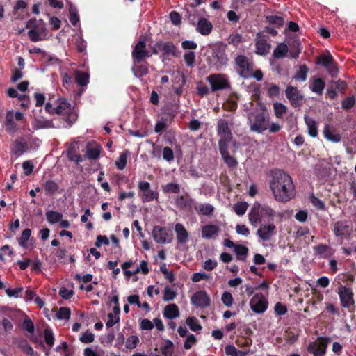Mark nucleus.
I'll return each instance as SVG.
<instances>
[{"instance_id": "nucleus-37", "label": "nucleus", "mask_w": 356, "mask_h": 356, "mask_svg": "<svg viewBox=\"0 0 356 356\" xmlns=\"http://www.w3.org/2000/svg\"><path fill=\"white\" fill-rule=\"evenodd\" d=\"M248 216L250 223L254 226H256L259 222H261V214L259 212V209L255 206L252 207L248 214Z\"/></svg>"}, {"instance_id": "nucleus-23", "label": "nucleus", "mask_w": 356, "mask_h": 356, "mask_svg": "<svg viewBox=\"0 0 356 356\" xmlns=\"http://www.w3.org/2000/svg\"><path fill=\"white\" fill-rule=\"evenodd\" d=\"M323 134L327 140L332 143H339L341 140V134L335 129L332 130L328 124H325Z\"/></svg>"}, {"instance_id": "nucleus-63", "label": "nucleus", "mask_w": 356, "mask_h": 356, "mask_svg": "<svg viewBox=\"0 0 356 356\" xmlns=\"http://www.w3.org/2000/svg\"><path fill=\"white\" fill-rule=\"evenodd\" d=\"M22 291V287H17L15 289L8 288L6 289V293L8 297H14L15 298L21 297Z\"/></svg>"}, {"instance_id": "nucleus-50", "label": "nucleus", "mask_w": 356, "mask_h": 356, "mask_svg": "<svg viewBox=\"0 0 356 356\" xmlns=\"http://www.w3.org/2000/svg\"><path fill=\"white\" fill-rule=\"evenodd\" d=\"M195 53L194 51H188L184 54V60L187 67H193L195 64Z\"/></svg>"}, {"instance_id": "nucleus-57", "label": "nucleus", "mask_w": 356, "mask_h": 356, "mask_svg": "<svg viewBox=\"0 0 356 356\" xmlns=\"http://www.w3.org/2000/svg\"><path fill=\"white\" fill-rule=\"evenodd\" d=\"M310 202L317 209L321 211L326 210L325 204L321 200L315 197L313 194L310 197Z\"/></svg>"}, {"instance_id": "nucleus-1", "label": "nucleus", "mask_w": 356, "mask_h": 356, "mask_svg": "<svg viewBox=\"0 0 356 356\" xmlns=\"http://www.w3.org/2000/svg\"><path fill=\"white\" fill-rule=\"evenodd\" d=\"M270 188L275 200L286 202L295 196V186L291 177L283 170L276 169L271 172Z\"/></svg>"}, {"instance_id": "nucleus-40", "label": "nucleus", "mask_w": 356, "mask_h": 356, "mask_svg": "<svg viewBox=\"0 0 356 356\" xmlns=\"http://www.w3.org/2000/svg\"><path fill=\"white\" fill-rule=\"evenodd\" d=\"M186 324L189 327L190 330L193 332H198L202 329L199 321L194 316L188 317L186 319Z\"/></svg>"}, {"instance_id": "nucleus-59", "label": "nucleus", "mask_w": 356, "mask_h": 356, "mask_svg": "<svg viewBox=\"0 0 356 356\" xmlns=\"http://www.w3.org/2000/svg\"><path fill=\"white\" fill-rule=\"evenodd\" d=\"M176 292L167 286L163 290V300L165 302L172 300L176 297Z\"/></svg>"}, {"instance_id": "nucleus-9", "label": "nucleus", "mask_w": 356, "mask_h": 356, "mask_svg": "<svg viewBox=\"0 0 356 356\" xmlns=\"http://www.w3.org/2000/svg\"><path fill=\"white\" fill-rule=\"evenodd\" d=\"M145 38H140L134 47L131 55L134 64L142 63L146 58L152 56L146 49Z\"/></svg>"}, {"instance_id": "nucleus-47", "label": "nucleus", "mask_w": 356, "mask_h": 356, "mask_svg": "<svg viewBox=\"0 0 356 356\" xmlns=\"http://www.w3.org/2000/svg\"><path fill=\"white\" fill-rule=\"evenodd\" d=\"M274 113L277 118H282L283 115L287 111V107L280 102H275L273 104Z\"/></svg>"}, {"instance_id": "nucleus-43", "label": "nucleus", "mask_w": 356, "mask_h": 356, "mask_svg": "<svg viewBox=\"0 0 356 356\" xmlns=\"http://www.w3.org/2000/svg\"><path fill=\"white\" fill-rule=\"evenodd\" d=\"M309 68L306 65H302L299 67L298 70L296 72L293 79L297 81H305L307 79Z\"/></svg>"}, {"instance_id": "nucleus-13", "label": "nucleus", "mask_w": 356, "mask_h": 356, "mask_svg": "<svg viewBox=\"0 0 356 356\" xmlns=\"http://www.w3.org/2000/svg\"><path fill=\"white\" fill-rule=\"evenodd\" d=\"M227 45L220 44L213 49L212 56L216 59L218 67L227 66L229 62V57L226 51Z\"/></svg>"}, {"instance_id": "nucleus-46", "label": "nucleus", "mask_w": 356, "mask_h": 356, "mask_svg": "<svg viewBox=\"0 0 356 356\" xmlns=\"http://www.w3.org/2000/svg\"><path fill=\"white\" fill-rule=\"evenodd\" d=\"M47 35L46 32L38 31L35 30H29L28 31V36L31 42H36L42 40L44 37Z\"/></svg>"}, {"instance_id": "nucleus-10", "label": "nucleus", "mask_w": 356, "mask_h": 356, "mask_svg": "<svg viewBox=\"0 0 356 356\" xmlns=\"http://www.w3.org/2000/svg\"><path fill=\"white\" fill-rule=\"evenodd\" d=\"M330 340L329 337H318L317 341L312 342L309 344L307 350L314 356H324Z\"/></svg>"}, {"instance_id": "nucleus-54", "label": "nucleus", "mask_w": 356, "mask_h": 356, "mask_svg": "<svg viewBox=\"0 0 356 356\" xmlns=\"http://www.w3.org/2000/svg\"><path fill=\"white\" fill-rule=\"evenodd\" d=\"M248 204L245 202H240L234 204V210L238 216H243L245 213Z\"/></svg>"}, {"instance_id": "nucleus-25", "label": "nucleus", "mask_w": 356, "mask_h": 356, "mask_svg": "<svg viewBox=\"0 0 356 356\" xmlns=\"http://www.w3.org/2000/svg\"><path fill=\"white\" fill-rule=\"evenodd\" d=\"M180 312L178 306L175 304H170L165 307L163 315L167 319H174L179 316Z\"/></svg>"}, {"instance_id": "nucleus-32", "label": "nucleus", "mask_w": 356, "mask_h": 356, "mask_svg": "<svg viewBox=\"0 0 356 356\" xmlns=\"http://www.w3.org/2000/svg\"><path fill=\"white\" fill-rule=\"evenodd\" d=\"M26 28L30 30L47 32L45 23L42 19L37 20L35 18H31L27 22Z\"/></svg>"}, {"instance_id": "nucleus-53", "label": "nucleus", "mask_w": 356, "mask_h": 356, "mask_svg": "<svg viewBox=\"0 0 356 356\" xmlns=\"http://www.w3.org/2000/svg\"><path fill=\"white\" fill-rule=\"evenodd\" d=\"M259 212L261 216L273 218L275 216V211L267 205L259 206Z\"/></svg>"}, {"instance_id": "nucleus-2", "label": "nucleus", "mask_w": 356, "mask_h": 356, "mask_svg": "<svg viewBox=\"0 0 356 356\" xmlns=\"http://www.w3.org/2000/svg\"><path fill=\"white\" fill-rule=\"evenodd\" d=\"M248 124L250 130L257 134H263L268 130L270 116L267 108L262 102H258L254 111L248 113Z\"/></svg>"}, {"instance_id": "nucleus-16", "label": "nucleus", "mask_w": 356, "mask_h": 356, "mask_svg": "<svg viewBox=\"0 0 356 356\" xmlns=\"http://www.w3.org/2000/svg\"><path fill=\"white\" fill-rule=\"evenodd\" d=\"M277 234L276 226L273 223L261 225L257 231V236L263 241H269Z\"/></svg>"}, {"instance_id": "nucleus-38", "label": "nucleus", "mask_w": 356, "mask_h": 356, "mask_svg": "<svg viewBox=\"0 0 356 356\" xmlns=\"http://www.w3.org/2000/svg\"><path fill=\"white\" fill-rule=\"evenodd\" d=\"M199 15V13L197 10L195 8H193V10H190L188 8L185 9V18L188 20V22L193 26H195V24L197 22V16Z\"/></svg>"}, {"instance_id": "nucleus-5", "label": "nucleus", "mask_w": 356, "mask_h": 356, "mask_svg": "<svg viewBox=\"0 0 356 356\" xmlns=\"http://www.w3.org/2000/svg\"><path fill=\"white\" fill-rule=\"evenodd\" d=\"M206 80L209 83L211 90L213 92L231 88V83L225 74H211L206 78Z\"/></svg>"}, {"instance_id": "nucleus-22", "label": "nucleus", "mask_w": 356, "mask_h": 356, "mask_svg": "<svg viewBox=\"0 0 356 356\" xmlns=\"http://www.w3.org/2000/svg\"><path fill=\"white\" fill-rule=\"evenodd\" d=\"M175 232L178 243L185 244L188 241L189 234L182 224L177 223L175 226Z\"/></svg>"}, {"instance_id": "nucleus-18", "label": "nucleus", "mask_w": 356, "mask_h": 356, "mask_svg": "<svg viewBox=\"0 0 356 356\" xmlns=\"http://www.w3.org/2000/svg\"><path fill=\"white\" fill-rule=\"evenodd\" d=\"M175 204L179 209H187L191 211L195 205V200L188 194L185 195H177L175 199Z\"/></svg>"}, {"instance_id": "nucleus-6", "label": "nucleus", "mask_w": 356, "mask_h": 356, "mask_svg": "<svg viewBox=\"0 0 356 356\" xmlns=\"http://www.w3.org/2000/svg\"><path fill=\"white\" fill-rule=\"evenodd\" d=\"M217 134L220 137L218 148L229 147V143L233 138V135L228 122L224 119H220L217 123Z\"/></svg>"}, {"instance_id": "nucleus-61", "label": "nucleus", "mask_w": 356, "mask_h": 356, "mask_svg": "<svg viewBox=\"0 0 356 356\" xmlns=\"http://www.w3.org/2000/svg\"><path fill=\"white\" fill-rule=\"evenodd\" d=\"M329 250V246L325 244H319L314 248V253L322 257H326V253Z\"/></svg>"}, {"instance_id": "nucleus-7", "label": "nucleus", "mask_w": 356, "mask_h": 356, "mask_svg": "<svg viewBox=\"0 0 356 356\" xmlns=\"http://www.w3.org/2000/svg\"><path fill=\"white\" fill-rule=\"evenodd\" d=\"M54 112L62 115L68 127H71L76 120V115L72 112L71 104L66 99H60L59 104L53 108Z\"/></svg>"}, {"instance_id": "nucleus-36", "label": "nucleus", "mask_w": 356, "mask_h": 356, "mask_svg": "<svg viewBox=\"0 0 356 356\" xmlns=\"http://www.w3.org/2000/svg\"><path fill=\"white\" fill-rule=\"evenodd\" d=\"M266 22L274 26L275 28L280 29L283 26L285 23L284 17L277 15H267L266 16Z\"/></svg>"}, {"instance_id": "nucleus-56", "label": "nucleus", "mask_w": 356, "mask_h": 356, "mask_svg": "<svg viewBox=\"0 0 356 356\" xmlns=\"http://www.w3.org/2000/svg\"><path fill=\"white\" fill-rule=\"evenodd\" d=\"M71 311L70 309L66 307H61L59 308L56 316L58 319L68 320L70 318Z\"/></svg>"}, {"instance_id": "nucleus-19", "label": "nucleus", "mask_w": 356, "mask_h": 356, "mask_svg": "<svg viewBox=\"0 0 356 356\" xmlns=\"http://www.w3.org/2000/svg\"><path fill=\"white\" fill-rule=\"evenodd\" d=\"M333 232L337 237L348 238L351 229L346 222L339 220L334 224Z\"/></svg>"}, {"instance_id": "nucleus-48", "label": "nucleus", "mask_w": 356, "mask_h": 356, "mask_svg": "<svg viewBox=\"0 0 356 356\" xmlns=\"http://www.w3.org/2000/svg\"><path fill=\"white\" fill-rule=\"evenodd\" d=\"M129 154L128 150H125L122 152L118 158V159L115 161V165L118 169L123 170L127 165V156Z\"/></svg>"}, {"instance_id": "nucleus-34", "label": "nucleus", "mask_w": 356, "mask_h": 356, "mask_svg": "<svg viewBox=\"0 0 356 356\" xmlns=\"http://www.w3.org/2000/svg\"><path fill=\"white\" fill-rule=\"evenodd\" d=\"M74 75L75 81L78 85L85 87L88 84L90 79L88 73L76 70L75 71Z\"/></svg>"}, {"instance_id": "nucleus-8", "label": "nucleus", "mask_w": 356, "mask_h": 356, "mask_svg": "<svg viewBox=\"0 0 356 356\" xmlns=\"http://www.w3.org/2000/svg\"><path fill=\"white\" fill-rule=\"evenodd\" d=\"M338 295L342 307L348 309L350 312H353L355 305L352 289L346 286L341 285L338 288Z\"/></svg>"}, {"instance_id": "nucleus-62", "label": "nucleus", "mask_w": 356, "mask_h": 356, "mask_svg": "<svg viewBox=\"0 0 356 356\" xmlns=\"http://www.w3.org/2000/svg\"><path fill=\"white\" fill-rule=\"evenodd\" d=\"M139 343V339L137 336L131 335L127 339L125 346L127 349L135 348Z\"/></svg>"}, {"instance_id": "nucleus-55", "label": "nucleus", "mask_w": 356, "mask_h": 356, "mask_svg": "<svg viewBox=\"0 0 356 356\" xmlns=\"http://www.w3.org/2000/svg\"><path fill=\"white\" fill-rule=\"evenodd\" d=\"M159 197V193L157 191H145L143 193L142 199L143 202H151L154 200H157Z\"/></svg>"}, {"instance_id": "nucleus-42", "label": "nucleus", "mask_w": 356, "mask_h": 356, "mask_svg": "<svg viewBox=\"0 0 356 356\" xmlns=\"http://www.w3.org/2000/svg\"><path fill=\"white\" fill-rule=\"evenodd\" d=\"M161 189L163 193L177 194L180 192V186L177 183L170 182L165 185H162Z\"/></svg>"}, {"instance_id": "nucleus-52", "label": "nucleus", "mask_w": 356, "mask_h": 356, "mask_svg": "<svg viewBox=\"0 0 356 356\" xmlns=\"http://www.w3.org/2000/svg\"><path fill=\"white\" fill-rule=\"evenodd\" d=\"M31 230L29 228H26L23 230L20 238H19V243L23 248H27V242L31 236Z\"/></svg>"}, {"instance_id": "nucleus-33", "label": "nucleus", "mask_w": 356, "mask_h": 356, "mask_svg": "<svg viewBox=\"0 0 356 356\" xmlns=\"http://www.w3.org/2000/svg\"><path fill=\"white\" fill-rule=\"evenodd\" d=\"M42 186L47 195H54L59 189L58 184L51 179L44 181Z\"/></svg>"}, {"instance_id": "nucleus-24", "label": "nucleus", "mask_w": 356, "mask_h": 356, "mask_svg": "<svg viewBox=\"0 0 356 356\" xmlns=\"http://www.w3.org/2000/svg\"><path fill=\"white\" fill-rule=\"evenodd\" d=\"M255 54L260 56H265L268 54L271 48L270 43L264 38H260L255 42Z\"/></svg>"}, {"instance_id": "nucleus-21", "label": "nucleus", "mask_w": 356, "mask_h": 356, "mask_svg": "<svg viewBox=\"0 0 356 356\" xmlns=\"http://www.w3.org/2000/svg\"><path fill=\"white\" fill-rule=\"evenodd\" d=\"M196 30L202 35H208L212 31V24L206 18L200 17L197 24Z\"/></svg>"}, {"instance_id": "nucleus-44", "label": "nucleus", "mask_w": 356, "mask_h": 356, "mask_svg": "<svg viewBox=\"0 0 356 356\" xmlns=\"http://www.w3.org/2000/svg\"><path fill=\"white\" fill-rule=\"evenodd\" d=\"M234 250L237 256L238 259H239L241 261L245 260L247 255H248V248L247 247L242 245L237 244L234 247Z\"/></svg>"}, {"instance_id": "nucleus-20", "label": "nucleus", "mask_w": 356, "mask_h": 356, "mask_svg": "<svg viewBox=\"0 0 356 356\" xmlns=\"http://www.w3.org/2000/svg\"><path fill=\"white\" fill-rule=\"evenodd\" d=\"M27 148L26 139L23 137H18L14 142L11 152L15 156L19 157L26 152Z\"/></svg>"}, {"instance_id": "nucleus-15", "label": "nucleus", "mask_w": 356, "mask_h": 356, "mask_svg": "<svg viewBox=\"0 0 356 356\" xmlns=\"http://www.w3.org/2000/svg\"><path fill=\"white\" fill-rule=\"evenodd\" d=\"M191 302L192 305L200 308L208 307L211 304L210 298L204 290L195 293L191 298Z\"/></svg>"}, {"instance_id": "nucleus-17", "label": "nucleus", "mask_w": 356, "mask_h": 356, "mask_svg": "<svg viewBox=\"0 0 356 356\" xmlns=\"http://www.w3.org/2000/svg\"><path fill=\"white\" fill-rule=\"evenodd\" d=\"M219 152L220 154V156L224 161V163L226 164L227 168L229 170H233L236 168L238 162L237 161V159L234 156H232L228 150V147H220Z\"/></svg>"}, {"instance_id": "nucleus-51", "label": "nucleus", "mask_w": 356, "mask_h": 356, "mask_svg": "<svg viewBox=\"0 0 356 356\" xmlns=\"http://www.w3.org/2000/svg\"><path fill=\"white\" fill-rule=\"evenodd\" d=\"M356 99L354 95L346 97L341 102V106L344 110H350L355 105Z\"/></svg>"}, {"instance_id": "nucleus-27", "label": "nucleus", "mask_w": 356, "mask_h": 356, "mask_svg": "<svg viewBox=\"0 0 356 356\" xmlns=\"http://www.w3.org/2000/svg\"><path fill=\"white\" fill-rule=\"evenodd\" d=\"M325 86V83L324 80L319 77L314 78L309 84L310 90L318 95H322Z\"/></svg>"}, {"instance_id": "nucleus-49", "label": "nucleus", "mask_w": 356, "mask_h": 356, "mask_svg": "<svg viewBox=\"0 0 356 356\" xmlns=\"http://www.w3.org/2000/svg\"><path fill=\"white\" fill-rule=\"evenodd\" d=\"M331 83L334 84V88L337 91L342 95L346 94V91L348 88V83L346 81L342 79H338L337 81H332Z\"/></svg>"}, {"instance_id": "nucleus-11", "label": "nucleus", "mask_w": 356, "mask_h": 356, "mask_svg": "<svg viewBox=\"0 0 356 356\" xmlns=\"http://www.w3.org/2000/svg\"><path fill=\"white\" fill-rule=\"evenodd\" d=\"M286 97L293 107H300L303 104L304 95L296 86L289 85L285 90Z\"/></svg>"}, {"instance_id": "nucleus-60", "label": "nucleus", "mask_w": 356, "mask_h": 356, "mask_svg": "<svg viewBox=\"0 0 356 356\" xmlns=\"http://www.w3.org/2000/svg\"><path fill=\"white\" fill-rule=\"evenodd\" d=\"M161 272L165 275V278L168 280L170 282L172 283L175 280V274L172 271H169L166 268L165 264H163L160 266Z\"/></svg>"}, {"instance_id": "nucleus-3", "label": "nucleus", "mask_w": 356, "mask_h": 356, "mask_svg": "<svg viewBox=\"0 0 356 356\" xmlns=\"http://www.w3.org/2000/svg\"><path fill=\"white\" fill-rule=\"evenodd\" d=\"M234 65L239 76L243 79L250 78V72L254 67L252 59L244 54H236L234 58Z\"/></svg>"}, {"instance_id": "nucleus-26", "label": "nucleus", "mask_w": 356, "mask_h": 356, "mask_svg": "<svg viewBox=\"0 0 356 356\" xmlns=\"http://www.w3.org/2000/svg\"><path fill=\"white\" fill-rule=\"evenodd\" d=\"M305 122L307 127V132L308 134L313 138H316L318 136V123L312 118L305 115L304 116Z\"/></svg>"}, {"instance_id": "nucleus-14", "label": "nucleus", "mask_w": 356, "mask_h": 356, "mask_svg": "<svg viewBox=\"0 0 356 356\" xmlns=\"http://www.w3.org/2000/svg\"><path fill=\"white\" fill-rule=\"evenodd\" d=\"M168 230L165 227L154 226L152 230V236L154 241L161 244L170 243L172 234H169Z\"/></svg>"}, {"instance_id": "nucleus-64", "label": "nucleus", "mask_w": 356, "mask_h": 356, "mask_svg": "<svg viewBox=\"0 0 356 356\" xmlns=\"http://www.w3.org/2000/svg\"><path fill=\"white\" fill-rule=\"evenodd\" d=\"M44 341L48 346H52L54 345L55 339H54L53 332L51 330H49L48 328L44 330Z\"/></svg>"}, {"instance_id": "nucleus-29", "label": "nucleus", "mask_w": 356, "mask_h": 356, "mask_svg": "<svg viewBox=\"0 0 356 356\" xmlns=\"http://www.w3.org/2000/svg\"><path fill=\"white\" fill-rule=\"evenodd\" d=\"M6 130L9 134L15 133L17 130V124L14 122V116L13 111H8L6 115L4 122Z\"/></svg>"}, {"instance_id": "nucleus-58", "label": "nucleus", "mask_w": 356, "mask_h": 356, "mask_svg": "<svg viewBox=\"0 0 356 356\" xmlns=\"http://www.w3.org/2000/svg\"><path fill=\"white\" fill-rule=\"evenodd\" d=\"M174 344L170 340H167L165 344L161 347V353L165 356H171L173 352Z\"/></svg>"}, {"instance_id": "nucleus-12", "label": "nucleus", "mask_w": 356, "mask_h": 356, "mask_svg": "<svg viewBox=\"0 0 356 356\" xmlns=\"http://www.w3.org/2000/svg\"><path fill=\"white\" fill-rule=\"evenodd\" d=\"M250 307L254 313H263L268 307V301L262 293H256L250 301Z\"/></svg>"}, {"instance_id": "nucleus-28", "label": "nucleus", "mask_w": 356, "mask_h": 356, "mask_svg": "<svg viewBox=\"0 0 356 356\" xmlns=\"http://www.w3.org/2000/svg\"><path fill=\"white\" fill-rule=\"evenodd\" d=\"M193 209L197 213L206 216H210L213 215L214 211L213 206L210 204H196L195 202Z\"/></svg>"}, {"instance_id": "nucleus-31", "label": "nucleus", "mask_w": 356, "mask_h": 356, "mask_svg": "<svg viewBox=\"0 0 356 356\" xmlns=\"http://www.w3.org/2000/svg\"><path fill=\"white\" fill-rule=\"evenodd\" d=\"M163 57L165 59H169V56H178V51L176 46L172 42H165V46L163 47Z\"/></svg>"}, {"instance_id": "nucleus-39", "label": "nucleus", "mask_w": 356, "mask_h": 356, "mask_svg": "<svg viewBox=\"0 0 356 356\" xmlns=\"http://www.w3.org/2000/svg\"><path fill=\"white\" fill-rule=\"evenodd\" d=\"M289 48L285 43H280L273 51V56L275 58H284L288 53Z\"/></svg>"}, {"instance_id": "nucleus-45", "label": "nucleus", "mask_w": 356, "mask_h": 356, "mask_svg": "<svg viewBox=\"0 0 356 356\" xmlns=\"http://www.w3.org/2000/svg\"><path fill=\"white\" fill-rule=\"evenodd\" d=\"M46 217L49 223L54 224L62 219L63 214L57 211L49 210L46 212Z\"/></svg>"}, {"instance_id": "nucleus-4", "label": "nucleus", "mask_w": 356, "mask_h": 356, "mask_svg": "<svg viewBox=\"0 0 356 356\" xmlns=\"http://www.w3.org/2000/svg\"><path fill=\"white\" fill-rule=\"evenodd\" d=\"M315 63L316 65L323 67L332 78L337 76L339 74L338 64L330 52L317 56Z\"/></svg>"}, {"instance_id": "nucleus-35", "label": "nucleus", "mask_w": 356, "mask_h": 356, "mask_svg": "<svg viewBox=\"0 0 356 356\" xmlns=\"http://www.w3.org/2000/svg\"><path fill=\"white\" fill-rule=\"evenodd\" d=\"M102 147L99 145L95 144L94 146H88L86 150V156L91 160H96L99 157Z\"/></svg>"}, {"instance_id": "nucleus-41", "label": "nucleus", "mask_w": 356, "mask_h": 356, "mask_svg": "<svg viewBox=\"0 0 356 356\" xmlns=\"http://www.w3.org/2000/svg\"><path fill=\"white\" fill-rule=\"evenodd\" d=\"M134 70L137 76L142 77L149 72L148 63L145 62V63L140 64L136 63L134 64Z\"/></svg>"}, {"instance_id": "nucleus-30", "label": "nucleus", "mask_w": 356, "mask_h": 356, "mask_svg": "<svg viewBox=\"0 0 356 356\" xmlns=\"http://www.w3.org/2000/svg\"><path fill=\"white\" fill-rule=\"evenodd\" d=\"M219 232V227L215 225H207L202 227V236L210 239Z\"/></svg>"}]
</instances>
